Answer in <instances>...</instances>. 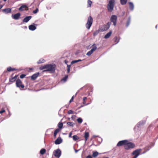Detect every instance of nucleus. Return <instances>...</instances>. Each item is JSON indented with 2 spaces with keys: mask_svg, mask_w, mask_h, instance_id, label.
Listing matches in <instances>:
<instances>
[{
  "mask_svg": "<svg viewBox=\"0 0 158 158\" xmlns=\"http://www.w3.org/2000/svg\"><path fill=\"white\" fill-rule=\"evenodd\" d=\"M55 67L56 65L54 64H49L40 67V69L41 70H42L45 69L46 70L43 71V72L50 71L52 73H53L55 71Z\"/></svg>",
  "mask_w": 158,
  "mask_h": 158,
  "instance_id": "obj_1",
  "label": "nucleus"
},
{
  "mask_svg": "<svg viewBox=\"0 0 158 158\" xmlns=\"http://www.w3.org/2000/svg\"><path fill=\"white\" fill-rule=\"evenodd\" d=\"M16 85L21 90H23L25 87L24 85L22 84V81L19 79L16 80Z\"/></svg>",
  "mask_w": 158,
  "mask_h": 158,
  "instance_id": "obj_2",
  "label": "nucleus"
},
{
  "mask_svg": "<svg viewBox=\"0 0 158 158\" xmlns=\"http://www.w3.org/2000/svg\"><path fill=\"white\" fill-rule=\"evenodd\" d=\"M135 147V145L134 143L129 142L128 140V142H127L126 145L125 147V149L126 150H128L134 148Z\"/></svg>",
  "mask_w": 158,
  "mask_h": 158,
  "instance_id": "obj_3",
  "label": "nucleus"
},
{
  "mask_svg": "<svg viewBox=\"0 0 158 158\" xmlns=\"http://www.w3.org/2000/svg\"><path fill=\"white\" fill-rule=\"evenodd\" d=\"M93 21V19L91 16H89L87 20V22L85 25L86 27L88 29H89L91 26Z\"/></svg>",
  "mask_w": 158,
  "mask_h": 158,
  "instance_id": "obj_4",
  "label": "nucleus"
},
{
  "mask_svg": "<svg viewBox=\"0 0 158 158\" xmlns=\"http://www.w3.org/2000/svg\"><path fill=\"white\" fill-rule=\"evenodd\" d=\"M115 0H110L109 1V3L107 6L108 10V11H112L114 8V3L115 2Z\"/></svg>",
  "mask_w": 158,
  "mask_h": 158,
  "instance_id": "obj_5",
  "label": "nucleus"
},
{
  "mask_svg": "<svg viewBox=\"0 0 158 158\" xmlns=\"http://www.w3.org/2000/svg\"><path fill=\"white\" fill-rule=\"evenodd\" d=\"M111 25V22H109L106 24H104L100 28V30L102 32L107 30L109 28Z\"/></svg>",
  "mask_w": 158,
  "mask_h": 158,
  "instance_id": "obj_6",
  "label": "nucleus"
},
{
  "mask_svg": "<svg viewBox=\"0 0 158 158\" xmlns=\"http://www.w3.org/2000/svg\"><path fill=\"white\" fill-rule=\"evenodd\" d=\"M141 151V149H138L134 151L132 153V154L135 156L133 158H137V157L139 155Z\"/></svg>",
  "mask_w": 158,
  "mask_h": 158,
  "instance_id": "obj_7",
  "label": "nucleus"
},
{
  "mask_svg": "<svg viewBox=\"0 0 158 158\" xmlns=\"http://www.w3.org/2000/svg\"><path fill=\"white\" fill-rule=\"evenodd\" d=\"M117 19V16L114 15H112L110 17V21L111 22L113 23V25L115 26L116 25Z\"/></svg>",
  "mask_w": 158,
  "mask_h": 158,
  "instance_id": "obj_8",
  "label": "nucleus"
},
{
  "mask_svg": "<svg viewBox=\"0 0 158 158\" xmlns=\"http://www.w3.org/2000/svg\"><path fill=\"white\" fill-rule=\"evenodd\" d=\"M128 142L127 140H124L119 141L117 144V146L118 147H120L122 146H123L124 148H125V147L126 145L127 142Z\"/></svg>",
  "mask_w": 158,
  "mask_h": 158,
  "instance_id": "obj_9",
  "label": "nucleus"
},
{
  "mask_svg": "<svg viewBox=\"0 0 158 158\" xmlns=\"http://www.w3.org/2000/svg\"><path fill=\"white\" fill-rule=\"evenodd\" d=\"M53 154L55 156L58 158L60 156L61 152L60 149H58L54 152Z\"/></svg>",
  "mask_w": 158,
  "mask_h": 158,
  "instance_id": "obj_10",
  "label": "nucleus"
},
{
  "mask_svg": "<svg viewBox=\"0 0 158 158\" xmlns=\"http://www.w3.org/2000/svg\"><path fill=\"white\" fill-rule=\"evenodd\" d=\"M28 10V7L26 5H22L19 8V10L20 11H23L24 10Z\"/></svg>",
  "mask_w": 158,
  "mask_h": 158,
  "instance_id": "obj_11",
  "label": "nucleus"
},
{
  "mask_svg": "<svg viewBox=\"0 0 158 158\" xmlns=\"http://www.w3.org/2000/svg\"><path fill=\"white\" fill-rule=\"evenodd\" d=\"M21 14L20 13H18L14 15H12V18L15 19H18L20 17Z\"/></svg>",
  "mask_w": 158,
  "mask_h": 158,
  "instance_id": "obj_12",
  "label": "nucleus"
},
{
  "mask_svg": "<svg viewBox=\"0 0 158 158\" xmlns=\"http://www.w3.org/2000/svg\"><path fill=\"white\" fill-rule=\"evenodd\" d=\"M18 77V75H16L15 77H12L11 76V77L9 79V81L10 82H14L15 81H16V80Z\"/></svg>",
  "mask_w": 158,
  "mask_h": 158,
  "instance_id": "obj_13",
  "label": "nucleus"
},
{
  "mask_svg": "<svg viewBox=\"0 0 158 158\" xmlns=\"http://www.w3.org/2000/svg\"><path fill=\"white\" fill-rule=\"evenodd\" d=\"M62 142V139L60 137H58L55 141V143L56 144H60Z\"/></svg>",
  "mask_w": 158,
  "mask_h": 158,
  "instance_id": "obj_14",
  "label": "nucleus"
},
{
  "mask_svg": "<svg viewBox=\"0 0 158 158\" xmlns=\"http://www.w3.org/2000/svg\"><path fill=\"white\" fill-rule=\"evenodd\" d=\"M11 9L10 8H6L2 10V11L6 14L10 13L11 12Z\"/></svg>",
  "mask_w": 158,
  "mask_h": 158,
  "instance_id": "obj_15",
  "label": "nucleus"
},
{
  "mask_svg": "<svg viewBox=\"0 0 158 158\" xmlns=\"http://www.w3.org/2000/svg\"><path fill=\"white\" fill-rule=\"evenodd\" d=\"M39 75V73H37L33 75L31 77V79L33 80H35L37 77H38Z\"/></svg>",
  "mask_w": 158,
  "mask_h": 158,
  "instance_id": "obj_16",
  "label": "nucleus"
},
{
  "mask_svg": "<svg viewBox=\"0 0 158 158\" xmlns=\"http://www.w3.org/2000/svg\"><path fill=\"white\" fill-rule=\"evenodd\" d=\"M32 18L31 16H27L23 20V22L24 23L27 22Z\"/></svg>",
  "mask_w": 158,
  "mask_h": 158,
  "instance_id": "obj_17",
  "label": "nucleus"
},
{
  "mask_svg": "<svg viewBox=\"0 0 158 158\" xmlns=\"http://www.w3.org/2000/svg\"><path fill=\"white\" fill-rule=\"evenodd\" d=\"M112 34V31H110L107 33L105 36L104 38L105 39H108L111 36Z\"/></svg>",
  "mask_w": 158,
  "mask_h": 158,
  "instance_id": "obj_18",
  "label": "nucleus"
},
{
  "mask_svg": "<svg viewBox=\"0 0 158 158\" xmlns=\"http://www.w3.org/2000/svg\"><path fill=\"white\" fill-rule=\"evenodd\" d=\"M29 28L31 30L34 31L36 29V27L34 25H31L29 26Z\"/></svg>",
  "mask_w": 158,
  "mask_h": 158,
  "instance_id": "obj_19",
  "label": "nucleus"
},
{
  "mask_svg": "<svg viewBox=\"0 0 158 158\" xmlns=\"http://www.w3.org/2000/svg\"><path fill=\"white\" fill-rule=\"evenodd\" d=\"M92 47V48L90 51H91L92 52H93L96 50L97 49V47L96 46V45L95 44H93Z\"/></svg>",
  "mask_w": 158,
  "mask_h": 158,
  "instance_id": "obj_20",
  "label": "nucleus"
},
{
  "mask_svg": "<svg viewBox=\"0 0 158 158\" xmlns=\"http://www.w3.org/2000/svg\"><path fill=\"white\" fill-rule=\"evenodd\" d=\"M92 47V48L90 51H91L92 52H93L96 50L97 49V47L96 46V45L95 44H93Z\"/></svg>",
  "mask_w": 158,
  "mask_h": 158,
  "instance_id": "obj_21",
  "label": "nucleus"
},
{
  "mask_svg": "<svg viewBox=\"0 0 158 158\" xmlns=\"http://www.w3.org/2000/svg\"><path fill=\"white\" fill-rule=\"evenodd\" d=\"M89 133L88 132H85L84 134V137L85 138V141H86L88 137H89Z\"/></svg>",
  "mask_w": 158,
  "mask_h": 158,
  "instance_id": "obj_22",
  "label": "nucleus"
},
{
  "mask_svg": "<svg viewBox=\"0 0 158 158\" xmlns=\"http://www.w3.org/2000/svg\"><path fill=\"white\" fill-rule=\"evenodd\" d=\"M129 7L131 10H133L134 9V6L133 3L131 2H129Z\"/></svg>",
  "mask_w": 158,
  "mask_h": 158,
  "instance_id": "obj_23",
  "label": "nucleus"
},
{
  "mask_svg": "<svg viewBox=\"0 0 158 158\" xmlns=\"http://www.w3.org/2000/svg\"><path fill=\"white\" fill-rule=\"evenodd\" d=\"M60 129L57 128L55 131L54 133V136L55 138L56 137V135L60 131Z\"/></svg>",
  "mask_w": 158,
  "mask_h": 158,
  "instance_id": "obj_24",
  "label": "nucleus"
},
{
  "mask_svg": "<svg viewBox=\"0 0 158 158\" xmlns=\"http://www.w3.org/2000/svg\"><path fill=\"white\" fill-rule=\"evenodd\" d=\"M7 70L8 72H11L15 71L17 69L15 68H13L10 67H9L7 68Z\"/></svg>",
  "mask_w": 158,
  "mask_h": 158,
  "instance_id": "obj_25",
  "label": "nucleus"
},
{
  "mask_svg": "<svg viewBox=\"0 0 158 158\" xmlns=\"http://www.w3.org/2000/svg\"><path fill=\"white\" fill-rule=\"evenodd\" d=\"M72 137L73 139L75 141L79 139V137L76 135H74Z\"/></svg>",
  "mask_w": 158,
  "mask_h": 158,
  "instance_id": "obj_26",
  "label": "nucleus"
},
{
  "mask_svg": "<svg viewBox=\"0 0 158 158\" xmlns=\"http://www.w3.org/2000/svg\"><path fill=\"white\" fill-rule=\"evenodd\" d=\"M127 0H120V3L122 5H125L127 3Z\"/></svg>",
  "mask_w": 158,
  "mask_h": 158,
  "instance_id": "obj_27",
  "label": "nucleus"
},
{
  "mask_svg": "<svg viewBox=\"0 0 158 158\" xmlns=\"http://www.w3.org/2000/svg\"><path fill=\"white\" fill-rule=\"evenodd\" d=\"M63 123L61 122H59L58 125V128L60 129L61 130L63 127Z\"/></svg>",
  "mask_w": 158,
  "mask_h": 158,
  "instance_id": "obj_28",
  "label": "nucleus"
},
{
  "mask_svg": "<svg viewBox=\"0 0 158 158\" xmlns=\"http://www.w3.org/2000/svg\"><path fill=\"white\" fill-rule=\"evenodd\" d=\"M130 22H131V18L130 17H129L128 18V19L127 21V23H126L127 27H128L129 26V25L130 24Z\"/></svg>",
  "mask_w": 158,
  "mask_h": 158,
  "instance_id": "obj_29",
  "label": "nucleus"
},
{
  "mask_svg": "<svg viewBox=\"0 0 158 158\" xmlns=\"http://www.w3.org/2000/svg\"><path fill=\"white\" fill-rule=\"evenodd\" d=\"M45 61V60L41 58L38 61L37 63L38 64H40L44 63Z\"/></svg>",
  "mask_w": 158,
  "mask_h": 158,
  "instance_id": "obj_30",
  "label": "nucleus"
},
{
  "mask_svg": "<svg viewBox=\"0 0 158 158\" xmlns=\"http://www.w3.org/2000/svg\"><path fill=\"white\" fill-rule=\"evenodd\" d=\"M46 152V150L45 149H42L40 151V153L41 155H43Z\"/></svg>",
  "mask_w": 158,
  "mask_h": 158,
  "instance_id": "obj_31",
  "label": "nucleus"
},
{
  "mask_svg": "<svg viewBox=\"0 0 158 158\" xmlns=\"http://www.w3.org/2000/svg\"><path fill=\"white\" fill-rule=\"evenodd\" d=\"M68 78V75H65L64 77H63L62 79H61V81H63L64 82H65L67 81Z\"/></svg>",
  "mask_w": 158,
  "mask_h": 158,
  "instance_id": "obj_32",
  "label": "nucleus"
},
{
  "mask_svg": "<svg viewBox=\"0 0 158 158\" xmlns=\"http://www.w3.org/2000/svg\"><path fill=\"white\" fill-rule=\"evenodd\" d=\"M98 154V153L97 152H93L92 156L94 157H96Z\"/></svg>",
  "mask_w": 158,
  "mask_h": 158,
  "instance_id": "obj_33",
  "label": "nucleus"
},
{
  "mask_svg": "<svg viewBox=\"0 0 158 158\" xmlns=\"http://www.w3.org/2000/svg\"><path fill=\"white\" fill-rule=\"evenodd\" d=\"M114 41L116 43V44L118 43L119 41V40L118 39V38L117 36H115L114 38Z\"/></svg>",
  "mask_w": 158,
  "mask_h": 158,
  "instance_id": "obj_34",
  "label": "nucleus"
},
{
  "mask_svg": "<svg viewBox=\"0 0 158 158\" xmlns=\"http://www.w3.org/2000/svg\"><path fill=\"white\" fill-rule=\"evenodd\" d=\"M81 61V60H80V59L78 60H74L72 61L71 62V64H73L74 63H77V62H79V61Z\"/></svg>",
  "mask_w": 158,
  "mask_h": 158,
  "instance_id": "obj_35",
  "label": "nucleus"
},
{
  "mask_svg": "<svg viewBox=\"0 0 158 158\" xmlns=\"http://www.w3.org/2000/svg\"><path fill=\"white\" fill-rule=\"evenodd\" d=\"M74 123L71 122H68L67 123V124L69 126L73 127L74 125Z\"/></svg>",
  "mask_w": 158,
  "mask_h": 158,
  "instance_id": "obj_36",
  "label": "nucleus"
},
{
  "mask_svg": "<svg viewBox=\"0 0 158 158\" xmlns=\"http://www.w3.org/2000/svg\"><path fill=\"white\" fill-rule=\"evenodd\" d=\"M88 7H90L92 3V1L90 0H88Z\"/></svg>",
  "mask_w": 158,
  "mask_h": 158,
  "instance_id": "obj_37",
  "label": "nucleus"
},
{
  "mask_svg": "<svg viewBox=\"0 0 158 158\" xmlns=\"http://www.w3.org/2000/svg\"><path fill=\"white\" fill-rule=\"evenodd\" d=\"M151 147L149 146H148L144 148V149L145 150H147V151L149 150L150 148H151Z\"/></svg>",
  "mask_w": 158,
  "mask_h": 158,
  "instance_id": "obj_38",
  "label": "nucleus"
},
{
  "mask_svg": "<svg viewBox=\"0 0 158 158\" xmlns=\"http://www.w3.org/2000/svg\"><path fill=\"white\" fill-rule=\"evenodd\" d=\"M77 120L79 123H81L82 122V119L81 118H78Z\"/></svg>",
  "mask_w": 158,
  "mask_h": 158,
  "instance_id": "obj_39",
  "label": "nucleus"
},
{
  "mask_svg": "<svg viewBox=\"0 0 158 158\" xmlns=\"http://www.w3.org/2000/svg\"><path fill=\"white\" fill-rule=\"evenodd\" d=\"M93 53V52H92L90 50L87 52L86 53V55L88 56H90Z\"/></svg>",
  "mask_w": 158,
  "mask_h": 158,
  "instance_id": "obj_40",
  "label": "nucleus"
},
{
  "mask_svg": "<svg viewBox=\"0 0 158 158\" xmlns=\"http://www.w3.org/2000/svg\"><path fill=\"white\" fill-rule=\"evenodd\" d=\"M68 69H67V73H69L70 72V65H67Z\"/></svg>",
  "mask_w": 158,
  "mask_h": 158,
  "instance_id": "obj_41",
  "label": "nucleus"
},
{
  "mask_svg": "<svg viewBox=\"0 0 158 158\" xmlns=\"http://www.w3.org/2000/svg\"><path fill=\"white\" fill-rule=\"evenodd\" d=\"M99 32L98 31H96L94 32L93 34V35L94 36H95V35H97L98 33Z\"/></svg>",
  "mask_w": 158,
  "mask_h": 158,
  "instance_id": "obj_42",
  "label": "nucleus"
},
{
  "mask_svg": "<svg viewBox=\"0 0 158 158\" xmlns=\"http://www.w3.org/2000/svg\"><path fill=\"white\" fill-rule=\"evenodd\" d=\"M26 76V74H22L20 75V77L21 78H23Z\"/></svg>",
  "mask_w": 158,
  "mask_h": 158,
  "instance_id": "obj_43",
  "label": "nucleus"
},
{
  "mask_svg": "<svg viewBox=\"0 0 158 158\" xmlns=\"http://www.w3.org/2000/svg\"><path fill=\"white\" fill-rule=\"evenodd\" d=\"M87 98L86 97H84L83 98V103L84 104H85L86 103V102H85V100Z\"/></svg>",
  "mask_w": 158,
  "mask_h": 158,
  "instance_id": "obj_44",
  "label": "nucleus"
},
{
  "mask_svg": "<svg viewBox=\"0 0 158 158\" xmlns=\"http://www.w3.org/2000/svg\"><path fill=\"white\" fill-rule=\"evenodd\" d=\"M38 9L37 8L35 10L33 11V13L34 14H36L38 12Z\"/></svg>",
  "mask_w": 158,
  "mask_h": 158,
  "instance_id": "obj_45",
  "label": "nucleus"
},
{
  "mask_svg": "<svg viewBox=\"0 0 158 158\" xmlns=\"http://www.w3.org/2000/svg\"><path fill=\"white\" fill-rule=\"evenodd\" d=\"M5 110L4 109L2 108V110L0 111V114H2L5 112Z\"/></svg>",
  "mask_w": 158,
  "mask_h": 158,
  "instance_id": "obj_46",
  "label": "nucleus"
},
{
  "mask_svg": "<svg viewBox=\"0 0 158 158\" xmlns=\"http://www.w3.org/2000/svg\"><path fill=\"white\" fill-rule=\"evenodd\" d=\"M68 113L69 114H73V111L72 110H69L68 111Z\"/></svg>",
  "mask_w": 158,
  "mask_h": 158,
  "instance_id": "obj_47",
  "label": "nucleus"
},
{
  "mask_svg": "<svg viewBox=\"0 0 158 158\" xmlns=\"http://www.w3.org/2000/svg\"><path fill=\"white\" fill-rule=\"evenodd\" d=\"M73 96L69 101V103H71L73 101Z\"/></svg>",
  "mask_w": 158,
  "mask_h": 158,
  "instance_id": "obj_48",
  "label": "nucleus"
},
{
  "mask_svg": "<svg viewBox=\"0 0 158 158\" xmlns=\"http://www.w3.org/2000/svg\"><path fill=\"white\" fill-rule=\"evenodd\" d=\"M72 132H71L69 133V137L70 138L72 137Z\"/></svg>",
  "mask_w": 158,
  "mask_h": 158,
  "instance_id": "obj_49",
  "label": "nucleus"
},
{
  "mask_svg": "<svg viewBox=\"0 0 158 158\" xmlns=\"http://www.w3.org/2000/svg\"><path fill=\"white\" fill-rule=\"evenodd\" d=\"M86 158H92V157L90 155H89L87 156Z\"/></svg>",
  "mask_w": 158,
  "mask_h": 158,
  "instance_id": "obj_50",
  "label": "nucleus"
},
{
  "mask_svg": "<svg viewBox=\"0 0 158 158\" xmlns=\"http://www.w3.org/2000/svg\"><path fill=\"white\" fill-rule=\"evenodd\" d=\"M3 7V5H0V9Z\"/></svg>",
  "mask_w": 158,
  "mask_h": 158,
  "instance_id": "obj_51",
  "label": "nucleus"
},
{
  "mask_svg": "<svg viewBox=\"0 0 158 158\" xmlns=\"http://www.w3.org/2000/svg\"><path fill=\"white\" fill-rule=\"evenodd\" d=\"M147 151L146 150H145V151L144 152H143V154H144V153H146Z\"/></svg>",
  "mask_w": 158,
  "mask_h": 158,
  "instance_id": "obj_52",
  "label": "nucleus"
},
{
  "mask_svg": "<svg viewBox=\"0 0 158 158\" xmlns=\"http://www.w3.org/2000/svg\"><path fill=\"white\" fill-rule=\"evenodd\" d=\"M78 150H75V152L76 153L78 151Z\"/></svg>",
  "mask_w": 158,
  "mask_h": 158,
  "instance_id": "obj_53",
  "label": "nucleus"
},
{
  "mask_svg": "<svg viewBox=\"0 0 158 158\" xmlns=\"http://www.w3.org/2000/svg\"><path fill=\"white\" fill-rule=\"evenodd\" d=\"M157 25L156 26V28H157Z\"/></svg>",
  "mask_w": 158,
  "mask_h": 158,
  "instance_id": "obj_54",
  "label": "nucleus"
},
{
  "mask_svg": "<svg viewBox=\"0 0 158 158\" xmlns=\"http://www.w3.org/2000/svg\"><path fill=\"white\" fill-rule=\"evenodd\" d=\"M6 0H4V1H5H5H6Z\"/></svg>",
  "mask_w": 158,
  "mask_h": 158,
  "instance_id": "obj_55",
  "label": "nucleus"
},
{
  "mask_svg": "<svg viewBox=\"0 0 158 158\" xmlns=\"http://www.w3.org/2000/svg\"><path fill=\"white\" fill-rule=\"evenodd\" d=\"M30 69V70L32 69V68H31V69Z\"/></svg>",
  "mask_w": 158,
  "mask_h": 158,
  "instance_id": "obj_56",
  "label": "nucleus"
}]
</instances>
